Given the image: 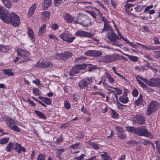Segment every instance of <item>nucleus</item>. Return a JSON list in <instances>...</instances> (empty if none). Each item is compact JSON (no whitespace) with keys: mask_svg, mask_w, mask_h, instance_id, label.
<instances>
[{"mask_svg":"<svg viewBox=\"0 0 160 160\" xmlns=\"http://www.w3.org/2000/svg\"><path fill=\"white\" fill-rule=\"evenodd\" d=\"M0 17L5 23H10L14 26H18L20 23L19 17L15 13L10 12L4 8L0 7Z\"/></svg>","mask_w":160,"mask_h":160,"instance_id":"nucleus-1","label":"nucleus"},{"mask_svg":"<svg viewBox=\"0 0 160 160\" xmlns=\"http://www.w3.org/2000/svg\"><path fill=\"white\" fill-rule=\"evenodd\" d=\"M74 22L87 27L91 25V20L88 16L79 13L76 19L74 21Z\"/></svg>","mask_w":160,"mask_h":160,"instance_id":"nucleus-2","label":"nucleus"},{"mask_svg":"<svg viewBox=\"0 0 160 160\" xmlns=\"http://www.w3.org/2000/svg\"><path fill=\"white\" fill-rule=\"evenodd\" d=\"M138 77L151 87H160V79L158 78H152L150 79V81H149L147 79L141 77L140 76H138Z\"/></svg>","mask_w":160,"mask_h":160,"instance_id":"nucleus-3","label":"nucleus"},{"mask_svg":"<svg viewBox=\"0 0 160 160\" xmlns=\"http://www.w3.org/2000/svg\"><path fill=\"white\" fill-rule=\"evenodd\" d=\"M159 103L157 101L151 102L148 107L147 110V115H150L156 111L159 107Z\"/></svg>","mask_w":160,"mask_h":160,"instance_id":"nucleus-4","label":"nucleus"},{"mask_svg":"<svg viewBox=\"0 0 160 160\" xmlns=\"http://www.w3.org/2000/svg\"><path fill=\"white\" fill-rule=\"evenodd\" d=\"M136 134L140 136H143L146 137L151 136V133L149 132L144 126H142L137 128Z\"/></svg>","mask_w":160,"mask_h":160,"instance_id":"nucleus-5","label":"nucleus"},{"mask_svg":"<svg viewBox=\"0 0 160 160\" xmlns=\"http://www.w3.org/2000/svg\"><path fill=\"white\" fill-rule=\"evenodd\" d=\"M85 64L78 65L73 67L69 73V76H73L74 75L80 72L81 71L86 68Z\"/></svg>","mask_w":160,"mask_h":160,"instance_id":"nucleus-6","label":"nucleus"},{"mask_svg":"<svg viewBox=\"0 0 160 160\" xmlns=\"http://www.w3.org/2000/svg\"><path fill=\"white\" fill-rule=\"evenodd\" d=\"M59 36L63 40L69 43L72 42L75 38V37H70L71 35L69 32L68 31H65Z\"/></svg>","mask_w":160,"mask_h":160,"instance_id":"nucleus-7","label":"nucleus"},{"mask_svg":"<svg viewBox=\"0 0 160 160\" xmlns=\"http://www.w3.org/2000/svg\"><path fill=\"white\" fill-rule=\"evenodd\" d=\"M72 54L69 52H65L61 54L56 53L55 57L56 59H60L61 61H64L72 56Z\"/></svg>","mask_w":160,"mask_h":160,"instance_id":"nucleus-8","label":"nucleus"},{"mask_svg":"<svg viewBox=\"0 0 160 160\" xmlns=\"http://www.w3.org/2000/svg\"><path fill=\"white\" fill-rule=\"evenodd\" d=\"M16 51L17 54L25 59V61H28L30 60L28 57L29 55V53L28 52L20 48H17Z\"/></svg>","mask_w":160,"mask_h":160,"instance_id":"nucleus-9","label":"nucleus"},{"mask_svg":"<svg viewBox=\"0 0 160 160\" xmlns=\"http://www.w3.org/2000/svg\"><path fill=\"white\" fill-rule=\"evenodd\" d=\"M92 82L91 78H86L83 79L79 82L78 85L81 89L85 88L91 84Z\"/></svg>","mask_w":160,"mask_h":160,"instance_id":"nucleus-10","label":"nucleus"},{"mask_svg":"<svg viewBox=\"0 0 160 160\" xmlns=\"http://www.w3.org/2000/svg\"><path fill=\"white\" fill-rule=\"evenodd\" d=\"M108 35L107 38L111 42L116 41L117 39H120L113 30L110 29L108 32Z\"/></svg>","mask_w":160,"mask_h":160,"instance_id":"nucleus-11","label":"nucleus"},{"mask_svg":"<svg viewBox=\"0 0 160 160\" xmlns=\"http://www.w3.org/2000/svg\"><path fill=\"white\" fill-rule=\"evenodd\" d=\"M75 34L76 36L88 38H91L94 36V35L91 32L81 30L77 31Z\"/></svg>","mask_w":160,"mask_h":160,"instance_id":"nucleus-12","label":"nucleus"},{"mask_svg":"<svg viewBox=\"0 0 160 160\" xmlns=\"http://www.w3.org/2000/svg\"><path fill=\"white\" fill-rule=\"evenodd\" d=\"M115 129L117 131V135L118 137L121 139L125 138L126 135L124 133V129L122 128L119 126H117Z\"/></svg>","mask_w":160,"mask_h":160,"instance_id":"nucleus-13","label":"nucleus"},{"mask_svg":"<svg viewBox=\"0 0 160 160\" xmlns=\"http://www.w3.org/2000/svg\"><path fill=\"white\" fill-rule=\"evenodd\" d=\"M133 120L138 124H142L145 121V118L141 115H137L133 118Z\"/></svg>","mask_w":160,"mask_h":160,"instance_id":"nucleus-14","label":"nucleus"},{"mask_svg":"<svg viewBox=\"0 0 160 160\" xmlns=\"http://www.w3.org/2000/svg\"><path fill=\"white\" fill-rule=\"evenodd\" d=\"M116 58L114 55H106L102 58L103 62L106 63L114 62Z\"/></svg>","mask_w":160,"mask_h":160,"instance_id":"nucleus-15","label":"nucleus"},{"mask_svg":"<svg viewBox=\"0 0 160 160\" xmlns=\"http://www.w3.org/2000/svg\"><path fill=\"white\" fill-rule=\"evenodd\" d=\"M137 44L140 46L141 47L144 48L148 50H156L160 49V46H147L144 44H142L138 42H137Z\"/></svg>","mask_w":160,"mask_h":160,"instance_id":"nucleus-16","label":"nucleus"},{"mask_svg":"<svg viewBox=\"0 0 160 160\" xmlns=\"http://www.w3.org/2000/svg\"><path fill=\"white\" fill-rule=\"evenodd\" d=\"M14 149L18 153H20L21 151H22L23 152H25L26 151V149L25 148L22 147L20 144L18 143H16V147L14 148Z\"/></svg>","mask_w":160,"mask_h":160,"instance_id":"nucleus-17","label":"nucleus"},{"mask_svg":"<svg viewBox=\"0 0 160 160\" xmlns=\"http://www.w3.org/2000/svg\"><path fill=\"white\" fill-rule=\"evenodd\" d=\"M64 19L67 22L71 23L74 20L73 18L68 13H66L63 15Z\"/></svg>","mask_w":160,"mask_h":160,"instance_id":"nucleus-18","label":"nucleus"},{"mask_svg":"<svg viewBox=\"0 0 160 160\" xmlns=\"http://www.w3.org/2000/svg\"><path fill=\"white\" fill-rule=\"evenodd\" d=\"M100 156H101V160H112L111 157L109 156L108 153L106 152H100Z\"/></svg>","mask_w":160,"mask_h":160,"instance_id":"nucleus-19","label":"nucleus"},{"mask_svg":"<svg viewBox=\"0 0 160 160\" xmlns=\"http://www.w3.org/2000/svg\"><path fill=\"white\" fill-rule=\"evenodd\" d=\"M51 0H44L42 3V8L43 10H45L48 9V7L51 5Z\"/></svg>","mask_w":160,"mask_h":160,"instance_id":"nucleus-20","label":"nucleus"},{"mask_svg":"<svg viewBox=\"0 0 160 160\" xmlns=\"http://www.w3.org/2000/svg\"><path fill=\"white\" fill-rule=\"evenodd\" d=\"M50 12L48 11L42 12L41 14V18L42 20L47 21L48 20L50 16Z\"/></svg>","mask_w":160,"mask_h":160,"instance_id":"nucleus-21","label":"nucleus"},{"mask_svg":"<svg viewBox=\"0 0 160 160\" xmlns=\"http://www.w3.org/2000/svg\"><path fill=\"white\" fill-rule=\"evenodd\" d=\"M36 5L35 4H33L29 9L27 14V16L28 18L30 17L34 13L36 9Z\"/></svg>","mask_w":160,"mask_h":160,"instance_id":"nucleus-22","label":"nucleus"},{"mask_svg":"<svg viewBox=\"0 0 160 160\" xmlns=\"http://www.w3.org/2000/svg\"><path fill=\"white\" fill-rule=\"evenodd\" d=\"M6 122L8 126L10 128L15 124V122H14V120L10 118L9 117H7L6 118Z\"/></svg>","mask_w":160,"mask_h":160,"instance_id":"nucleus-23","label":"nucleus"},{"mask_svg":"<svg viewBox=\"0 0 160 160\" xmlns=\"http://www.w3.org/2000/svg\"><path fill=\"white\" fill-rule=\"evenodd\" d=\"M56 157L59 160H61V155L65 151L64 149L63 148H61L57 149L56 150Z\"/></svg>","mask_w":160,"mask_h":160,"instance_id":"nucleus-24","label":"nucleus"},{"mask_svg":"<svg viewBox=\"0 0 160 160\" xmlns=\"http://www.w3.org/2000/svg\"><path fill=\"white\" fill-rule=\"evenodd\" d=\"M81 3H82L84 5L83 7L86 9H92V3L91 2H82Z\"/></svg>","mask_w":160,"mask_h":160,"instance_id":"nucleus-25","label":"nucleus"},{"mask_svg":"<svg viewBox=\"0 0 160 160\" xmlns=\"http://www.w3.org/2000/svg\"><path fill=\"white\" fill-rule=\"evenodd\" d=\"M28 35L32 41V42H34L35 41L34 34L33 31L30 28H28Z\"/></svg>","mask_w":160,"mask_h":160,"instance_id":"nucleus-26","label":"nucleus"},{"mask_svg":"<svg viewBox=\"0 0 160 160\" xmlns=\"http://www.w3.org/2000/svg\"><path fill=\"white\" fill-rule=\"evenodd\" d=\"M4 5L9 8L12 7V2L10 0H2Z\"/></svg>","mask_w":160,"mask_h":160,"instance_id":"nucleus-27","label":"nucleus"},{"mask_svg":"<svg viewBox=\"0 0 160 160\" xmlns=\"http://www.w3.org/2000/svg\"><path fill=\"white\" fill-rule=\"evenodd\" d=\"M2 71L5 74H7L8 76H12L14 75V73L12 72V70L10 69H4Z\"/></svg>","mask_w":160,"mask_h":160,"instance_id":"nucleus-28","label":"nucleus"},{"mask_svg":"<svg viewBox=\"0 0 160 160\" xmlns=\"http://www.w3.org/2000/svg\"><path fill=\"white\" fill-rule=\"evenodd\" d=\"M43 65L44 68H51L53 64L50 61L43 60Z\"/></svg>","mask_w":160,"mask_h":160,"instance_id":"nucleus-29","label":"nucleus"},{"mask_svg":"<svg viewBox=\"0 0 160 160\" xmlns=\"http://www.w3.org/2000/svg\"><path fill=\"white\" fill-rule=\"evenodd\" d=\"M35 112L39 118L44 119H45L46 118L45 115L42 112L37 110H35Z\"/></svg>","mask_w":160,"mask_h":160,"instance_id":"nucleus-30","label":"nucleus"},{"mask_svg":"<svg viewBox=\"0 0 160 160\" xmlns=\"http://www.w3.org/2000/svg\"><path fill=\"white\" fill-rule=\"evenodd\" d=\"M13 144L11 142H9L5 148V150L8 152H10L13 148Z\"/></svg>","mask_w":160,"mask_h":160,"instance_id":"nucleus-31","label":"nucleus"},{"mask_svg":"<svg viewBox=\"0 0 160 160\" xmlns=\"http://www.w3.org/2000/svg\"><path fill=\"white\" fill-rule=\"evenodd\" d=\"M106 77L108 78L109 82L113 85L115 82V81L114 79L112 77L111 75L109 74L108 73H106Z\"/></svg>","mask_w":160,"mask_h":160,"instance_id":"nucleus-32","label":"nucleus"},{"mask_svg":"<svg viewBox=\"0 0 160 160\" xmlns=\"http://www.w3.org/2000/svg\"><path fill=\"white\" fill-rule=\"evenodd\" d=\"M110 28L109 22H106L104 23V28L102 29V32H104L108 30L109 31L111 29Z\"/></svg>","mask_w":160,"mask_h":160,"instance_id":"nucleus-33","label":"nucleus"},{"mask_svg":"<svg viewBox=\"0 0 160 160\" xmlns=\"http://www.w3.org/2000/svg\"><path fill=\"white\" fill-rule=\"evenodd\" d=\"M91 140L88 141L87 142L93 148L95 149H98L99 148L98 145L94 142H91Z\"/></svg>","mask_w":160,"mask_h":160,"instance_id":"nucleus-34","label":"nucleus"},{"mask_svg":"<svg viewBox=\"0 0 160 160\" xmlns=\"http://www.w3.org/2000/svg\"><path fill=\"white\" fill-rule=\"evenodd\" d=\"M126 130L129 132L136 133V130H137L136 128L133 127H126Z\"/></svg>","mask_w":160,"mask_h":160,"instance_id":"nucleus-35","label":"nucleus"},{"mask_svg":"<svg viewBox=\"0 0 160 160\" xmlns=\"http://www.w3.org/2000/svg\"><path fill=\"white\" fill-rule=\"evenodd\" d=\"M8 47L3 45H0V51L2 52H7L8 51Z\"/></svg>","mask_w":160,"mask_h":160,"instance_id":"nucleus-36","label":"nucleus"},{"mask_svg":"<svg viewBox=\"0 0 160 160\" xmlns=\"http://www.w3.org/2000/svg\"><path fill=\"white\" fill-rule=\"evenodd\" d=\"M123 54L126 56H128L129 57V59L133 62L137 61L138 60V58L137 57L132 56H129V55L125 54L123 53Z\"/></svg>","mask_w":160,"mask_h":160,"instance_id":"nucleus-37","label":"nucleus"},{"mask_svg":"<svg viewBox=\"0 0 160 160\" xmlns=\"http://www.w3.org/2000/svg\"><path fill=\"white\" fill-rule=\"evenodd\" d=\"M46 24H44L39 29V30L38 32V34L39 35L42 34L44 33L46 31Z\"/></svg>","mask_w":160,"mask_h":160,"instance_id":"nucleus-38","label":"nucleus"},{"mask_svg":"<svg viewBox=\"0 0 160 160\" xmlns=\"http://www.w3.org/2000/svg\"><path fill=\"white\" fill-rule=\"evenodd\" d=\"M9 138L8 137H6L1 139L0 141V143L1 144H4L8 143L9 140Z\"/></svg>","mask_w":160,"mask_h":160,"instance_id":"nucleus-39","label":"nucleus"},{"mask_svg":"<svg viewBox=\"0 0 160 160\" xmlns=\"http://www.w3.org/2000/svg\"><path fill=\"white\" fill-rule=\"evenodd\" d=\"M93 57H99L102 54V52L100 51L93 50Z\"/></svg>","mask_w":160,"mask_h":160,"instance_id":"nucleus-40","label":"nucleus"},{"mask_svg":"<svg viewBox=\"0 0 160 160\" xmlns=\"http://www.w3.org/2000/svg\"><path fill=\"white\" fill-rule=\"evenodd\" d=\"M14 61L15 63H17V62H18L19 63H22L26 62V61H25V59L24 60H23L21 58L17 57L16 59L14 60Z\"/></svg>","mask_w":160,"mask_h":160,"instance_id":"nucleus-41","label":"nucleus"},{"mask_svg":"<svg viewBox=\"0 0 160 160\" xmlns=\"http://www.w3.org/2000/svg\"><path fill=\"white\" fill-rule=\"evenodd\" d=\"M112 117L115 119L118 118V114L113 110H112Z\"/></svg>","mask_w":160,"mask_h":160,"instance_id":"nucleus-42","label":"nucleus"},{"mask_svg":"<svg viewBox=\"0 0 160 160\" xmlns=\"http://www.w3.org/2000/svg\"><path fill=\"white\" fill-rule=\"evenodd\" d=\"M154 142L156 145V148L158 152L160 153V142L158 141H156Z\"/></svg>","mask_w":160,"mask_h":160,"instance_id":"nucleus-43","label":"nucleus"},{"mask_svg":"<svg viewBox=\"0 0 160 160\" xmlns=\"http://www.w3.org/2000/svg\"><path fill=\"white\" fill-rule=\"evenodd\" d=\"M46 157L45 155L42 154H39L37 160H45Z\"/></svg>","mask_w":160,"mask_h":160,"instance_id":"nucleus-44","label":"nucleus"},{"mask_svg":"<svg viewBox=\"0 0 160 160\" xmlns=\"http://www.w3.org/2000/svg\"><path fill=\"white\" fill-rule=\"evenodd\" d=\"M87 59L85 57L81 56L76 58V60L78 62H81L82 61H84Z\"/></svg>","mask_w":160,"mask_h":160,"instance_id":"nucleus-45","label":"nucleus"},{"mask_svg":"<svg viewBox=\"0 0 160 160\" xmlns=\"http://www.w3.org/2000/svg\"><path fill=\"white\" fill-rule=\"evenodd\" d=\"M11 128L17 132H19L20 131V129L16 125H14Z\"/></svg>","mask_w":160,"mask_h":160,"instance_id":"nucleus-46","label":"nucleus"},{"mask_svg":"<svg viewBox=\"0 0 160 160\" xmlns=\"http://www.w3.org/2000/svg\"><path fill=\"white\" fill-rule=\"evenodd\" d=\"M36 66L37 67L43 68V61H42L41 62L39 61L36 64Z\"/></svg>","mask_w":160,"mask_h":160,"instance_id":"nucleus-47","label":"nucleus"},{"mask_svg":"<svg viewBox=\"0 0 160 160\" xmlns=\"http://www.w3.org/2000/svg\"><path fill=\"white\" fill-rule=\"evenodd\" d=\"M64 107L66 109H69L71 107V105L68 101L64 102Z\"/></svg>","mask_w":160,"mask_h":160,"instance_id":"nucleus-48","label":"nucleus"},{"mask_svg":"<svg viewBox=\"0 0 160 160\" xmlns=\"http://www.w3.org/2000/svg\"><path fill=\"white\" fill-rule=\"evenodd\" d=\"M127 94L125 93L123 94L122 96H121L120 97L119 100H128V98L127 97Z\"/></svg>","mask_w":160,"mask_h":160,"instance_id":"nucleus-49","label":"nucleus"},{"mask_svg":"<svg viewBox=\"0 0 160 160\" xmlns=\"http://www.w3.org/2000/svg\"><path fill=\"white\" fill-rule=\"evenodd\" d=\"M93 50H89L85 53V54L87 56H88L90 57L93 56Z\"/></svg>","mask_w":160,"mask_h":160,"instance_id":"nucleus-50","label":"nucleus"},{"mask_svg":"<svg viewBox=\"0 0 160 160\" xmlns=\"http://www.w3.org/2000/svg\"><path fill=\"white\" fill-rule=\"evenodd\" d=\"M58 25L56 23H53L51 26V28L53 30H56L58 28Z\"/></svg>","mask_w":160,"mask_h":160,"instance_id":"nucleus-51","label":"nucleus"},{"mask_svg":"<svg viewBox=\"0 0 160 160\" xmlns=\"http://www.w3.org/2000/svg\"><path fill=\"white\" fill-rule=\"evenodd\" d=\"M137 80L139 84L143 88H145L146 87V85L143 82H142L138 79H137Z\"/></svg>","mask_w":160,"mask_h":160,"instance_id":"nucleus-52","label":"nucleus"},{"mask_svg":"<svg viewBox=\"0 0 160 160\" xmlns=\"http://www.w3.org/2000/svg\"><path fill=\"white\" fill-rule=\"evenodd\" d=\"M132 94L133 96L134 97L137 96L138 94V90L136 88H134L132 91Z\"/></svg>","mask_w":160,"mask_h":160,"instance_id":"nucleus-53","label":"nucleus"},{"mask_svg":"<svg viewBox=\"0 0 160 160\" xmlns=\"http://www.w3.org/2000/svg\"><path fill=\"white\" fill-rule=\"evenodd\" d=\"M33 92L34 94L38 95L40 94V92L38 89L35 88L33 89Z\"/></svg>","mask_w":160,"mask_h":160,"instance_id":"nucleus-54","label":"nucleus"},{"mask_svg":"<svg viewBox=\"0 0 160 160\" xmlns=\"http://www.w3.org/2000/svg\"><path fill=\"white\" fill-rule=\"evenodd\" d=\"M153 7V5H151L149 6H147L145 9L144 12H146L148 11L149 12V10Z\"/></svg>","mask_w":160,"mask_h":160,"instance_id":"nucleus-55","label":"nucleus"},{"mask_svg":"<svg viewBox=\"0 0 160 160\" xmlns=\"http://www.w3.org/2000/svg\"><path fill=\"white\" fill-rule=\"evenodd\" d=\"M95 14L96 15H97L99 16L100 17H101L102 16V14L99 11L98 9L97 8L95 9Z\"/></svg>","mask_w":160,"mask_h":160,"instance_id":"nucleus-56","label":"nucleus"},{"mask_svg":"<svg viewBox=\"0 0 160 160\" xmlns=\"http://www.w3.org/2000/svg\"><path fill=\"white\" fill-rule=\"evenodd\" d=\"M84 156L85 155L83 154H82L79 157H76L75 159L77 160H82L83 159Z\"/></svg>","mask_w":160,"mask_h":160,"instance_id":"nucleus-57","label":"nucleus"},{"mask_svg":"<svg viewBox=\"0 0 160 160\" xmlns=\"http://www.w3.org/2000/svg\"><path fill=\"white\" fill-rule=\"evenodd\" d=\"M80 143L79 142H78L72 144L70 147V148H72L73 149L76 148L79 145Z\"/></svg>","mask_w":160,"mask_h":160,"instance_id":"nucleus-58","label":"nucleus"},{"mask_svg":"<svg viewBox=\"0 0 160 160\" xmlns=\"http://www.w3.org/2000/svg\"><path fill=\"white\" fill-rule=\"evenodd\" d=\"M153 40L155 44H160V41H159L158 38L157 37H155L153 38Z\"/></svg>","mask_w":160,"mask_h":160,"instance_id":"nucleus-59","label":"nucleus"},{"mask_svg":"<svg viewBox=\"0 0 160 160\" xmlns=\"http://www.w3.org/2000/svg\"><path fill=\"white\" fill-rule=\"evenodd\" d=\"M95 3L98 4L100 6H101L102 8H105L104 6L99 1H95Z\"/></svg>","mask_w":160,"mask_h":160,"instance_id":"nucleus-60","label":"nucleus"},{"mask_svg":"<svg viewBox=\"0 0 160 160\" xmlns=\"http://www.w3.org/2000/svg\"><path fill=\"white\" fill-rule=\"evenodd\" d=\"M124 41H125L127 44H129L132 47L133 44L132 42H130L126 38H124Z\"/></svg>","mask_w":160,"mask_h":160,"instance_id":"nucleus-61","label":"nucleus"},{"mask_svg":"<svg viewBox=\"0 0 160 160\" xmlns=\"http://www.w3.org/2000/svg\"><path fill=\"white\" fill-rule=\"evenodd\" d=\"M63 139L62 136H60L57 139V143H60L62 141Z\"/></svg>","mask_w":160,"mask_h":160,"instance_id":"nucleus-62","label":"nucleus"},{"mask_svg":"<svg viewBox=\"0 0 160 160\" xmlns=\"http://www.w3.org/2000/svg\"><path fill=\"white\" fill-rule=\"evenodd\" d=\"M111 3L112 5L114 7H115L117 5L116 0H111Z\"/></svg>","mask_w":160,"mask_h":160,"instance_id":"nucleus-63","label":"nucleus"},{"mask_svg":"<svg viewBox=\"0 0 160 160\" xmlns=\"http://www.w3.org/2000/svg\"><path fill=\"white\" fill-rule=\"evenodd\" d=\"M112 44L114 45H115L116 46H118L119 47L122 44H120L119 43L116 42V41H115L114 42H112Z\"/></svg>","mask_w":160,"mask_h":160,"instance_id":"nucleus-64","label":"nucleus"}]
</instances>
